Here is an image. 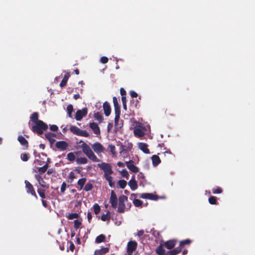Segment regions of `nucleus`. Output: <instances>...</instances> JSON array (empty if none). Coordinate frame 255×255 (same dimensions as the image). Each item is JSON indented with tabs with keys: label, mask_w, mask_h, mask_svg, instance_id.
Masks as SVG:
<instances>
[{
	"label": "nucleus",
	"mask_w": 255,
	"mask_h": 255,
	"mask_svg": "<svg viewBox=\"0 0 255 255\" xmlns=\"http://www.w3.org/2000/svg\"><path fill=\"white\" fill-rule=\"evenodd\" d=\"M155 252L158 255H166V252L163 248V245L160 244V245L156 249Z\"/></svg>",
	"instance_id": "393cba45"
},
{
	"label": "nucleus",
	"mask_w": 255,
	"mask_h": 255,
	"mask_svg": "<svg viewBox=\"0 0 255 255\" xmlns=\"http://www.w3.org/2000/svg\"><path fill=\"white\" fill-rule=\"evenodd\" d=\"M110 219V212L108 211L107 214H103L101 216V220L103 221H109Z\"/></svg>",
	"instance_id": "c9c22d12"
},
{
	"label": "nucleus",
	"mask_w": 255,
	"mask_h": 255,
	"mask_svg": "<svg viewBox=\"0 0 255 255\" xmlns=\"http://www.w3.org/2000/svg\"><path fill=\"white\" fill-rule=\"evenodd\" d=\"M67 82V81L66 80L63 79L60 83V86L61 87H63L65 86L66 85Z\"/></svg>",
	"instance_id": "0e129e2a"
},
{
	"label": "nucleus",
	"mask_w": 255,
	"mask_h": 255,
	"mask_svg": "<svg viewBox=\"0 0 255 255\" xmlns=\"http://www.w3.org/2000/svg\"><path fill=\"white\" fill-rule=\"evenodd\" d=\"M137 244L135 241H129L127 245L128 253H132L136 249Z\"/></svg>",
	"instance_id": "1a4fd4ad"
},
{
	"label": "nucleus",
	"mask_w": 255,
	"mask_h": 255,
	"mask_svg": "<svg viewBox=\"0 0 255 255\" xmlns=\"http://www.w3.org/2000/svg\"><path fill=\"white\" fill-rule=\"evenodd\" d=\"M120 117H115V130L116 132L119 131L123 126L122 123H120Z\"/></svg>",
	"instance_id": "6ab92c4d"
},
{
	"label": "nucleus",
	"mask_w": 255,
	"mask_h": 255,
	"mask_svg": "<svg viewBox=\"0 0 255 255\" xmlns=\"http://www.w3.org/2000/svg\"><path fill=\"white\" fill-rule=\"evenodd\" d=\"M106 236L103 234H101L96 237L95 242L97 244L105 242Z\"/></svg>",
	"instance_id": "c756f323"
},
{
	"label": "nucleus",
	"mask_w": 255,
	"mask_h": 255,
	"mask_svg": "<svg viewBox=\"0 0 255 255\" xmlns=\"http://www.w3.org/2000/svg\"><path fill=\"white\" fill-rule=\"evenodd\" d=\"M126 146L124 145H121L120 147V153H128V150L126 148Z\"/></svg>",
	"instance_id": "de8ad7c7"
},
{
	"label": "nucleus",
	"mask_w": 255,
	"mask_h": 255,
	"mask_svg": "<svg viewBox=\"0 0 255 255\" xmlns=\"http://www.w3.org/2000/svg\"><path fill=\"white\" fill-rule=\"evenodd\" d=\"M95 214H98L101 211L100 206L97 203L95 204L93 207Z\"/></svg>",
	"instance_id": "e433bc0d"
},
{
	"label": "nucleus",
	"mask_w": 255,
	"mask_h": 255,
	"mask_svg": "<svg viewBox=\"0 0 255 255\" xmlns=\"http://www.w3.org/2000/svg\"><path fill=\"white\" fill-rule=\"evenodd\" d=\"M191 242V241L190 239H186L183 241H181L179 243V247L181 248L186 245H189Z\"/></svg>",
	"instance_id": "4c0bfd02"
},
{
	"label": "nucleus",
	"mask_w": 255,
	"mask_h": 255,
	"mask_svg": "<svg viewBox=\"0 0 255 255\" xmlns=\"http://www.w3.org/2000/svg\"><path fill=\"white\" fill-rule=\"evenodd\" d=\"M92 148L93 150L98 154L102 152L104 150L103 145L99 142H96L92 144Z\"/></svg>",
	"instance_id": "f8f14e48"
},
{
	"label": "nucleus",
	"mask_w": 255,
	"mask_h": 255,
	"mask_svg": "<svg viewBox=\"0 0 255 255\" xmlns=\"http://www.w3.org/2000/svg\"><path fill=\"white\" fill-rule=\"evenodd\" d=\"M181 251V248L178 247L172 250L167 252L166 255H176L179 254Z\"/></svg>",
	"instance_id": "b1692460"
},
{
	"label": "nucleus",
	"mask_w": 255,
	"mask_h": 255,
	"mask_svg": "<svg viewBox=\"0 0 255 255\" xmlns=\"http://www.w3.org/2000/svg\"><path fill=\"white\" fill-rule=\"evenodd\" d=\"M142 203H143L142 201L139 199H135L133 200V204L136 207L141 206L142 205Z\"/></svg>",
	"instance_id": "ea45409f"
},
{
	"label": "nucleus",
	"mask_w": 255,
	"mask_h": 255,
	"mask_svg": "<svg viewBox=\"0 0 255 255\" xmlns=\"http://www.w3.org/2000/svg\"><path fill=\"white\" fill-rule=\"evenodd\" d=\"M86 180L87 179L86 178H82L79 179L77 182V184L80 187V190H81L83 188L84 184L86 182Z\"/></svg>",
	"instance_id": "473e14b6"
},
{
	"label": "nucleus",
	"mask_w": 255,
	"mask_h": 255,
	"mask_svg": "<svg viewBox=\"0 0 255 255\" xmlns=\"http://www.w3.org/2000/svg\"><path fill=\"white\" fill-rule=\"evenodd\" d=\"M88 113L87 108H83L82 110L77 111L75 115V119L77 121H81Z\"/></svg>",
	"instance_id": "0eeeda50"
},
{
	"label": "nucleus",
	"mask_w": 255,
	"mask_h": 255,
	"mask_svg": "<svg viewBox=\"0 0 255 255\" xmlns=\"http://www.w3.org/2000/svg\"><path fill=\"white\" fill-rule=\"evenodd\" d=\"M70 130L71 132H72L73 134L77 135L84 137H88L89 136V134L87 131L86 130H81L79 128L74 126H71L70 128Z\"/></svg>",
	"instance_id": "20e7f679"
},
{
	"label": "nucleus",
	"mask_w": 255,
	"mask_h": 255,
	"mask_svg": "<svg viewBox=\"0 0 255 255\" xmlns=\"http://www.w3.org/2000/svg\"><path fill=\"white\" fill-rule=\"evenodd\" d=\"M66 183L65 182H63L62 183L61 187L60 192L62 193H64V192L66 190Z\"/></svg>",
	"instance_id": "5fc2aeb1"
},
{
	"label": "nucleus",
	"mask_w": 255,
	"mask_h": 255,
	"mask_svg": "<svg viewBox=\"0 0 255 255\" xmlns=\"http://www.w3.org/2000/svg\"><path fill=\"white\" fill-rule=\"evenodd\" d=\"M110 202L113 208L117 207L118 199L115 192L113 190L111 191Z\"/></svg>",
	"instance_id": "6e6552de"
},
{
	"label": "nucleus",
	"mask_w": 255,
	"mask_h": 255,
	"mask_svg": "<svg viewBox=\"0 0 255 255\" xmlns=\"http://www.w3.org/2000/svg\"><path fill=\"white\" fill-rule=\"evenodd\" d=\"M208 200L211 204L215 205L217 204V198L215 196L210 197Z\"/></svg>",
	"instance_id": "a18cd8bd"
},
{
	"label": "nucleus",
	"mask_w": 255,
	"mask_h": 255,
	"mask_svg": "<svg viewBox=\"0 0 255 255\" xmlns=\"http://www.w3.org/2000/svg\"><path fill=\"white\" fill-rule=\"evenodd\" d=\"M109 147L110 149V151L113 153V154H115L116 152H115V145H112V144H110L109 145Z\"/></svg>",
	"instance_id": "4d7b16f0"
},
{
	"label": "nucleus",
	"mask_w": 255,
	"mask_h": 255,
	"mask_svg": "<svg viewBox=\"0 0 255 255\" xmlns=\"http://www.w3.org/2000/svg\"><path fill=\"white\" fill-rule=\"evenodd\" d=\"M108 60L109 59L107 57L103 56L101 57L100 61L103 64H106L108 62Z\"/></svg>",
	"instance_id": "6e6d98bb"
},
{
	"label": "nucleus",
	"mask_w": 255,
	"mask_h": 255,
	"mask_svg": "<svg viewBox=\"0 0 255 255\" xmlns=\"http://www.w3.org/2000/svg\"><path fill=\"white\" fill-rule=\"evenodd\" d=\"M126 165L128 169L133 173H137L139 170L137 167L134 165V162L132 160H129L126 162Z\"/></svg>",
	"instance_id": "9b49d317"
},
{
	"label": "nucleus",
	"mask_w": 255,
	"mask_h": 255,
	"mask_svg": "<svg viewBox=\"0 0 255 255\" xmlns=\"http://www.w3.org/2000/svg\"><path fill=\"white\" fill-rule=\"evenodd\" d=\"M148 145L145 143L140 142L138 144V147L144 153L148 154L150 153L149 150L147 148Z\"/></svg>",
	"instance_id": "412c9836"
},
{
	"label": "nucleus",
	"mask_w": 255,
	"mask_h": 255,
	"mask_svg": "<svg viewBox=\"0 0 255 255\" xmlns=\"http://www.w3.org/2000/svg\"><path fill=\"white\" fill-rule=\"evenodd\" d=\"M115 117H120L121 110L120 106L115 107Z\"/></svg>",
	"instance_id": "49530a36"
},
{
	"label": "nucleus",
	"mask_w": 255,
	"mask_h": 255,
	"mask_svg": "<svg viewBox=\"0 0 255 255\" xmlns=\"http://www.w3.org/2000/svg\"><path fill=\"white\" fill-rule=\"evenodd\" d=\"M109 251V248L107 247H103L100 250H97L95 252V255H102Z\"/></svg>",
	"instance_id": "5701e85b"
},
{
	"label": "nucleus",
	"mask_w": 255,
	"mask_h": 255,
	"mask_svg": "<svg viewBox=\"0 0 255 255\" xmlns=\"http://www.w3.org/2000/svg\"><path fill=\"white\" fill-rule=\"evenodd\" d=\"M128 184L131 190H135L137 188L138 185L135 179L134 176H133L131 179L128 181Z\"/></svg>",
	"instance_id": "2eb2a0df"
},
{
	"label": "nucleus",
	"mask_w": 255,
	"mask_h": 255,
	"mask_svg": "<svg viewBox=\"0 0 255 255\" xmlns=\"http://www.w3.org/2000/svg\"><path fill=\"white\" fill-rule=\"evenodd\" d=\"M35 178L41 187L44 188H47L45 181L40 175L35 174Z\"/></svg>",
	"instance_id": "aec40b11"
},
{
	"label": "nucleus",
	"mask_w": 255,
	"mask_h": 255,
	"mask_svg": "<svg viewBox=\"0 0 255 255\" xmlns=\"http://www.w3.org/2000/svg\"><path fill=\"white\" fill-rule=\"evenodd\" d=\"M121 174L123 177H126L127 179H128L129 174L128 171L126 169H123L122 170Z\"/></svg>",
	"instance_id": "8fccbe9b"
},
{
	"label": "nucleus",
	"mask_w": 255,
	"mask_h": 255,
	"mask_svg": "<svg viewBox=\"0 0 255 255\" xmlns=\"http://www.w3.org/2000/svg\"><path fill=\"white\" fill-rule=\"evenodd\" d=\"M83 152L92 161L99 162V159L95 155L90 146L85 142H83L81 145Z\"/></svg>",
	"instance_id": "f257e3e1"
},
{
	"label": "nucleus",
	"mask_w": 255,
	"mask_h": 255,
	"mask_svg": "<svg viewBox=\"0 0 255 255\" xmlns=\"http://www.w3.org/2000/svg\"><path fill=\"white\" fill-rule=\"evenodd\" d=\"M151 160L152 164L154 166L158 165L161 162L160 158L157 155H152V156L151 157Z\"/></svg>",
	"instance_id": "bb28decb"
},
{
	"label": "nucleus",
	"mask_w": 255,
	"mask_h": 255,
	"mask_svg": "<svg viewBox=\"0 0 255 255\" xmlns=\"http://www.w3.org/2000/svg\"><path fill=\"white\" fill-rule=\"evenodd\" d=\"M130 107L132 108H139V102L138 100H136L134 101V100H132L130 101Z\"/></svg>",
	"instance_id": "f704fd0d"
},
{
	"label": "nucleus",
	"mask_w": 255,
	"mask_h": 255,
	"mask_svg": "<svg viewBox=\"0 0 255 255\" xmlns=\"http://www.w3.org/2000/svg\"><path fill=\"white\" fill-rule=\"evenodd\" d=\"M126 146V148L128 150H130L132 147V144L131 143L128 142L127 145H125Z\"/></svg>",
	"instance_id": "774afa93"
},
{
	"label": "nucleus",
	"mask_w": 255,
	"mask_h": 255,
	"mask_svg": "<svg viewBox=\"0 0 255 255\" xmlns=\"http://www.w3.org/2000/svg\"><path fill=\"white\" fill-rule=\"evenodd\" d=\"M98 166L101 170L104 171V175L112 174L113 173L112 166L109 163L102 162V163L98 164Z\"/></svg>",
	"instance_id": "39448f33"
},
{
	"label": "nucleus",
	"mask_w": 255,
	"mask_h": 255,
	"mask_svg": "<svg viewBox=\"0 0 255 255\" xmlns=\"http://www.w3.org/2000/svg\"><path fill=\"white\" fill-rule=\"evenodd\" d=\"M223 190L220 187H218L216 189H213L212 190V193L213 194H220L222 192Z\"/></svg>",
	"instance_id": "603ef678"
},
{
	"label": "nucleus",
	"mask_w": 255,
	"mask_h": 255,
	"mask_svg": "<svg viewBox=\"0 0 255 255\" xmlns=\"http://www.w3.org/2000/svg\"><path fill=\"white\" fill-rule=\"evenodd\" d=\"M39 117V114L37 112H34L33 114H32L30 116V121L32 122L34 124H36V123H38V121H40L38 119Z\"/></svg>",
	"instance_id": "a878e982"
},
{
	"label": "nucleus",
	"mask_w": 255,
	"mask_h": 255,
	"mask_svg": "<svg viewBox=\"0 0 255 255\" xmlns=\"http://www.w3.org/2000/svg\"><path fill=\"white\" fill-rule=\"evenodd\" d=\"M20 157L22 160L23 161H27L28 160L29 157L27 154L22 153L20 155Z\"/></svg>",
	"instance_id": "3c124183"
},
{
	"label": "nucleus",
	"mask_w": 255,
	"mask_h": 255,
	"mask_svg": "<svg viewBox=\"0 0 255 255\" xmlns=\"http://www.w3.org/2000/svg\"><path fill=\"white\" fill-rule=\"evenodd\" d=\"M45 191V190L44 189H41L40 188H38L37 189V192L39 195L40 197L42 198V199H44L46 198Z\"/></svg>",
	"instance_id": "a19ab883"
},
{
	"label": "nucleus",
	"mask_w": 255,
	"mask_h": 255,
	"mask_svg": "<svg viewBox=\"0 0 255 255\" xmlns=\"http://www.w3.org/2000/svg\"><path fill=\"white\" fill-rule=\"evenodd\" d=\"M56 135L55 133L51 132H47L45 134V137L48 140L51 145L53 144L55 141L54 138L56 137Z\"/></svg>",
	"instance_id": "dca6fc26"
},
{
	"label": "nucleus",
	"mask_w": 255,
	"mask_h": 255,
	"mask_svg": "<svg viewBox=\"0 0 255 255\" xmlns=\"http://www.w3.org/2000/svg\"><path fill=\"white\" fill-rule=\"evenodd\" d=\"M67 218L69 220H72L75 218H79V214L76 213L70 214L67 217Z\"/></svg>",
	"instance_id": "c03bdc74"
},
{
	"label": "nucleus",
	"mask_w": 255,
	"mask_h": 255,
	"mask_svg": "<svg viewBox=\"0 0 255 255\" xmlns=\"http://www.w3.org/2000/svg\"><path fill=\"white\" fill-rule=\"evenodd\" d=\"M48 129V125L42 121H38V123L34 124L31 128V130L38 135H41L44 131Z\"/></svg>",
	"instance_id": "f03ea898"
},
{
	"label": "nucleus",
	"mask_w": 255,
	"mask_h": 255,
	"mask_svg": "<svg viewBox=\"0 0 255 255\" xmlns=\"http://www.w3.org/2000/svg\"><path fill=\"white\" fill-rule=\"evenodd\" d=\"M134 134L138 137H142L144 135V132L139 128H136L134 129Z\"/></svg>",
	"instance_id": "cd10ccee"
},
{
	"label": "nucleus",
	"mask_w": 255,
	"mask_h": 255,
	"mask_svg": "<svg viewBox=\"0 0 255 255\" xmlns=\"http://www.w3.org/2000/svg\"><path fill=\"white\" fill-rule=\"evenodd\" d=\"M93 188V184L91 183H87L84 188V190L85 191H89L92 189Z\"/></svg>",
	"instance_id": "37998d69"
},
{
	"label": "nucleus",
	"mask_w": 255,
	"mask_h": 255,
	"mask_svg": "<svg viewBox=\"0 0 255 255\" xmlns=\"http://www.w3.org/2000/svg\"><path fill=\"white\" fill-rule=\"evenodd\" d=\"M176 240H170L165 242L164 243V246L168 250L173 249L176 245Z\"/></svg>",
	"instance_id": "ddd939ff"
},
{
	"label": "nucleus",
	"mask_w": 255,
	"mask_h": 255,
	"mask_svg": "<svg viewBox=\"0 0 255 255\" xmlns=\"http://www.w3.org/2000/svg\"><path fill=\"white\" fill-rule=\"evenodd\" d=\"M113 103H114V107L120 106L118 104V100L116 97H114L113 98Z\"/></svg>",
	"instance_id": "052dcab7"
},
{
	"label": "nucleus",
	"mask_w": 255,
	"mask_h": 255,
	"mask_svg": "<svg viewBox=\"0 0 255 255\" xmlns=\"http://www.w3.org/2000/svg\"><path fill=\"white\" fill-rule=\"evenodd\" d=\"M139 197L142 199H147L151 200H157L158 199V197L157 195H154L152 193H142L140 195Z\"/></svg>",
	"instance_id": "9d476101"
},
{
	"label": "nucleus",
	"mask_w": 255,
	"mask_h": 255,
	"mask_svg": "<svg viewBox=\"0 0 255 255\" xmlns=\"http://www.w3.org/2000/svg\"><path fill=\"white\" fill-rule=\"evenodd\" d=\"M49 165L47 163H46L45 165H44L42 167L38 168V171L40 174H42L44 173L46 170H47Z\"/></svg>",
	"instance_id": "c85d7f7f"
},
{
	"label": "nucleus",
	"mask_w": 255,
	"mask_h": 255,
	"mask_svg": "<svg viewBox=\"0 0 255 255\" xmlns=\"http://www.w3.org/2000/svg\"><path fill=\"white\" fill-rule=\"evenodd\" d=\"M120 93L121 95H122V97L126 96V91L123 88H121L120 89Z\"/></svg>",
	"instance_id": "e2e57ef3"
},
{
	"label": "nucleus",
	"mask_w": 255,
	"mask_h": 255,
	"mask_svg": "<svg viewBox=\"0 0 255 255\" xmlns=\"http://www.w3.org/2000/svg\"><path fill=\"white\" fill-rule=\"evenodd\" d=\"M74 223V228L76 230L78 229L81 225V222L79 221L78 220H75Z\"/></svg>",
	"instance_id": "864d4df0"
},
{
	"label": "nucleus",
	"mask_w": 255,
	"mask_h": 255,
	"mask_svg": "<svg viewBox=\"0 0 255 255\" xmlns=\"http://www.w3.org/2000/svg\"><path fill=\"white\" fill-rule=\"evenodd\" d=\"M94 117L96 120L99 121L100 122H101L103 120V117L99 112L95 113Z\"/></svg>",
	"instance_id": "79ce46f5"
},
{
	"label": "nucleus",
	"mask_w": 255,
	"mask_h": 255,
	"mask_svg": "<svg viewBox=\"0 0 255 255\" xmlns=\"http://www.w3.org/2000/svg\"><path fill=\"white\" fill-rule=\"evenodd\" d=\"M130 95L132 98H136L137 97V94L133 91H130Z\"/></svg>",
	"instance_id": "680f3d73"
},
{
	"label": "nucleus",
	"mask_w": 255,
	"mask_h": 255,
	"mask_svg": "<svg viewBox=\"0 0 255 255\" xmlns=\"http://www.w3.org/2000/svg\"><path fill=\"white\" fill-rule=\"evenodd\" d=\"M76 162L79 164H85L88 162V160L86 157H80L76 159Z\"/></svg>",
	"instance_id": "2f4dec72"
},
{
	"label": "nucleus",
	"mask_w": 255,
	"mask_h": 255,
	"mask_svg": "<svg viewBox=\"0 0 255 255\" xmlns=\"http://www.w3.org/2000/svg\"><path fill=\"white\" fill-rule=\"evenodd\" d=\"M58 128L56 125H52L50 126V129L53 131H56L58 130Z\"/></svg>",
	"instance_id": "13d9d810"
},
{
	"label": "nucleus",
	"mask_w": 255,
	"mask_h": 255,
	"mask_svg": "<svg viewBox=\"0 0 255 255\" xmlns=\"http://www.w3.org/2000/svg\"><path fill=\"white\" fill-rule=\"evenodd\" d=\"M128 198L125 195H121L119 198V207L117 211L120 213H123L125 211L126 205L125 202L128 201Z\"/></svg>",
	"instance_id": "7ed1b4c3"
},
{
	"label": "nucleus",
	"mask_w": 255,
	"mask_h": 255,
	"mask_svg": "<svg viewBox=\"0 0 255 255\" xmlns=\"http://www.w3.org/2000/svg\"><path fill=\"white\" fill-rule=\"evenodd\" d=\"M67 114H68V116L69 118H72V112H73V106H72V105H69L67 107Z\"/></svg>",
	"instance_id": "72a5a7b5"
},
{
	"label": "nucleus",
	"mask_w": 255,
	"mask_h": 255,
	"mask_svg": "<svg viewBox=\"0 0 255 255\" xmlns=\"http://www.w3.org/2000/svg\"><path fill=\"white\" fill-rule=\"evenodd\" d=\"M24 183L26 189V192L28 194H30L31 195L33 196L35 199H37L38 197L35 193L33 185L27 180H25Z\"/></svg>",
	"instance_id": "423d86ee"
},
{
	"label": "nucleus",
	"mask_w": 255,
	"mask_h": 255,
	"mask_svg": "<svg viewBox=\"0 0 255 255\" xmlns=\"http://www.w3.org/2000/svg\"><path fill=\"white\" fill-rule=\"evenodd\" d=\"M17 140L20 142V144L25 147V149H27L28 147V142L27 140L22 136H19Z\"/></svg>",
	"instance_id": "4be33fe9"
},
{
	"label": "nucleus",
	"mask_w": 255,
	"mask_h": 255,
	"mask_svg": "<svg viewBox=\"0 0 255 255\" xmlns=\"http://www.w3.org/2000/svg\"><path fill=\"white\" fill-rule=\"evenodd\" d=\"M75 178V175L73 171H71L69 174V182L71 183L73 182L74 179Z\"/></svg>",
	"instance_id": "09e8293b"
},
{
	"label": "nucleus",
	"mask_w": 255,
	"mask_h": 255,
	"mask_svg": "<svg viewBox=\"0 0 255 255\" xmlns=\"http://www.w3.org/2000/svg\"><path fill=\"white\" fill-rule=\"evenodd\" d=\"M113 127V124L112 123H109L107 127V130L108 132H110L112 128Z\"/></svg>",
	"instance_id": "338daca9"
},
{
	"label": "nucleus",
	"mask_w": 255,
	"mask_h": 255,
	"mask_svg": "<svg viewBox=\"0 0 255 255\" xmlns=\"http://www.w3.org/2000/svg\"><path fill=\"white\" fill-rule=\"evenodd\" d=\"M90 128L93 130V132L96 134H100V129L98 125L94 123H91L89 125Z\"/></svg>",
	"instance_id": "a211bd4d"
},
{
	"label": "nucleus",
	"mask_w": 255,
	"mask_h": 255,
	"mask_svg": "<svg viewBox=\"0 0 255 255\" xmlns=\"http://www.w3.org/2000/svg\"><path fill=\"white\" fill-rule=\"evenodd\" d=\"M55 146L57 148L61 150H65L68 147V144L65 141H59L56 143Z\"/></svg>",
	"instance_id": "4468645a"
},
{
	"label": "nucleus",
	"mask_w": 255,
	"mask_h": 255,
	"mask_svg": "<svg viewBox=\"0 0 255 255\" xmlns=\"http://www.w3.org/2000/svg\"><path fill=\"white\" fill-rule=\"evenodd\" d=\"M103 109L104 111V114L106 116H109L111 112V108L109 103L108 102H105L103 104Z\"/></svg>",
	"instance_id": "f3484780"
},
{
	"label": "nucleus",
	"mask_w": 255,
	"mask_h": 255,
	"mask_svg": "<svg viewBox=\"0 0 255 255\" xmlns=\"http://www.w3.org/2000/svg\"><path fill=\"white\" fill-rule=\"evenodd\" d=\"M67 159L70 161H73L75 160L76 157L73 152H70L67 154Z\"/></svg>",
	"instance_id": "58836bf2"
},
{
	"label": "nucleus",
	"mask_w": 255,
	"mask_h": 255,
	"mask_svg": "<svg viewBox=\"0 0 255 255\" xmlns=\"http://www.w3.org/2000/svg\"><path fill=\"white\" fill-rule=\"evenodd\" d=\"M104 176L106 180H107L108 182H109V181L112 180V177L111 176V174L104 175Z\"/></svg>",
	"instance_id": "bf43d9fd"
},
{
	"label": "nucleus",
	"mask_w": 255,
	"mask_h": 255,
	"mask_svg": "<svg viewBox=\"0 0 255 255\" xmlns=\"http://www.w3.org/2000/svg\"><path fill=\"white\" fill-rule=\"evenodd\" d=\"M127 182L126 180L122 179L120 180L118 182V187L124 189L127 186Z\"/></svg>",
	"instance_id": "7c9ffc66"
},
{
	"label": "nucleus",
	"mask_w": 255,
	"mask_h": 255,
	"mask_svg": "<svg viewBox=\"0 0 255 255\" xmlns=\"http://www.w3.org/2000/svg\"><path fill=\"white\" fill-rule=\"evenodd\" d=\"M69 249L71 252H73L74 250L75 249V246H74V244L73 243V242H70Z\"/></svg>",
	"instance_id": "69168bd1"
}]
</instances>
